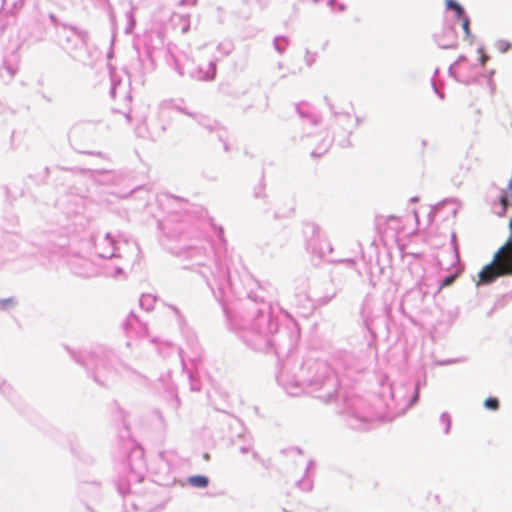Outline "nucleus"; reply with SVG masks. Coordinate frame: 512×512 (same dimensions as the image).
Segmentation results:
<instances>
[{"label": "nucleus", "instance_id": "nucleus-4", "mask_svg": "<svg viewBox=\"0 0 512 512\" xmlns=\"http://www.w3.org/2000/svg\"><path fill=\"white\" fill-rule=\"evenodd\" d=\"M484 406L489 410H497L499 408V401L497 398H487L484 401Z\"/></svg>", "mask_w": 512, "mask_h": 512}, {"label": "nucleus", "instance_id": "nucleus-7", "mask_svg": "<svg viewBox=\"0 0 512 512\" xmlns=\"http://www.w3.org/2000/svg\"><path fill=\"white\" fill-rule=\"evenodd\" d=\"M486 59H487L486 57H482V64L485 63Z\"/></svg>", "mask_w": 512, "mask_h": 512}, {"label": "nucleus", "instance_id": "nucleus-2", "mask_svg": "<svg viewBox=\"0 0 512 512\" xmlns=\"http://www.w3.org/2000/svg\"><path fill=\"white\" fill-rule=\"evenodd\" d=\"M446 6L449 9L454 10L456 12L458 18L463 17V15H464L463 8L457 2H455L454 0H447L446 1Z\"/></svg>", "mask_w": 512, "mask_h": 512}, {"label": "nucleus", "instance_id": "nucleus-3", "mask_svg": "<svg viewBox=\"0 0 512 512\" xmlns=\"http://www.w3.org/2000/svg\"><path fill=\"white\" fill-rule=\"evenodd\" d=\"M389 220H397L396 216H388L386 218H380L377 224L378 230L380 233H386L387 232V223Z\"/></svg>", "mask_w": 512, "mask_h": 512}, {"label": "nucleus", "instance_id": "nucleus-1", "mask_svg": "<svg viewBox=\"0 0 512 512\" xmlns=\"http://www.w3.org/2000/svg\"><path fill=\"white\" fill-rule=\"evenodd\" d=\"M208 482H209L208 478L206 476H201V475L191 476L188 479L189 484H191L194 487H198V488L206 487L208 485Z\"/></svg>", "mask_w": 512, "mask_h": 512}, {"label": "nucleus", "instance_id": "nucleus-6", "mask_svg": "<svg viewBox=\"0 0 512 512\" xmlns=\"http://www.w3.org/2000/svg\"><path fill=\"white\" fill-rule=\"evenodd\" d=\"M454 281V276H450V277H447L444 281H443V284L442 286H448L450 284H452Z\"/></svg>", "mask_w": 512, "mask_h": 512}, {"label": "nucleus", "instance_id": "nucleus-5", "mask_svg": "<svg viewBox=\"0 0 512 512\" xmlns=\"http://www.w3.org/2000/svg\"><path fill=\"white\" fill-rule=\"evenodd\" d=\"M460 19H462V28H463V30L465 31L466 35H469L470 34L469 18L467 16L463 15V17H460Z\"/></svg>", "mask_w": 512, "mask_h": 512}]
</instances>
